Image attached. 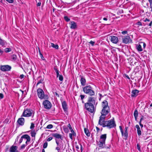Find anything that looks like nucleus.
I'll return each mask as SVG.
<instances>
[{
    "label": "nucleus",
    "instance_id": "nucleus-1",
    "mask_svg": "<svg viewBox=\"0 0 152 152\" xmlns=\"http://www.w3.org/2000/svg\"><path fill=\"white\" fill-rule=\"evenodd\" d=\"M96 97L92 96L89 97L87 102L85 104L86 109L89 112L93 113H94L96 111V107L94 105H96L97 103L96 104L95 101Z\"/></svg>",
    "mask_w": 152,
    "mask_h": 152
},
{
    "label": "nucleus",
    "instance_id": "nucleus-2",
    "mask_svg": "<svg viewBox=\"0 0 152 152\" xmlns=\"http://www.w3.org/2000/svg\"><path fill=\"white\" fill-rule=\"evenodd\" d=\"M105 119L99 120V124L102 126L103 127H107L108 128L110 129L116 126V125L114 119H111L108 121H105Z\"/></svg>",
    "mask_w": 152,
    "mask_h": 152
},
{
    "label": "nucleus",
    "instance_id": "nucleus-3",
    "mask_svg": "<svg viewBox=\"0 0 152 152\" xmlns=\"http://www.w3.org/2000/svg\"><path fill=\"white\" fill-rule=\"evenodd\" d=\"M84 92L90 96L94 95L95 92L93 90V88L90 85H86L83 88Z\"/></svg>",
    "mask_w": 152,
    "mask_h": 152
},
{
    "label": "nucleus",
    "instance_id": "nucleus-4",
    "mask_svg": "<svg viewBox=\"0 0 152 152\" xmlns=\"http://www.w3.org/2000/svg\"><path fill=\"white\" fill-rule=\"evenodd\" d=\"M107 138V134H102L100 137L99 141L97 143V145L100 148H103L105 145V140Z\"/></svg>",
    "mask_w": 152,
    "mask_h": 152
},
{
    "label": "nucleus",
    "instance_id": "nucleus-5",
    "mask_svg": "<svg viewBox=\"0 0 152 152\" xmlns=\"http://www.w3.org/2000/svg\"><path fill=\"white\" fill-rule=\"evenodd\" d=\"M110 112V107L103 108L101 112V115L99 117V120H100L102 119H105V116L108 114Z\"/></svg>",
    "mask_w": 152,
    "mask_h": 152
},
{
    "label": "nucleus",
    "instance_id": "nucleus-6",
    "mask_svg": "<svg viewBox=\"0 0 152 152\" xmlns=\"http://www.w3.org/2000/svg\"><path fill=\"white\" fill-rule=\"evenodd\" d=\"M37 95L38 97L41 99H48L46 98V96L45 95L44 93L43 90L40 88H38L37 90Z\"/></svg>",
    "mask_w": 152,
    "mask_h": 152
},
{
    "label": "nucleus",
    "instance_id": "nucleus-7",
    "mask_svg": "<svg viewBox=\"0 0 152 152\" xmlns=\"http://www.w3.org/2000/svg\"><path fill=\"white\" fill-rule=\"evenodd\" d=\"M33 110L30 109H27L24 110L21 117H29L32 115Z\"/></svg>",
    "mask_w": 152,
    "mask_h": 152
},
{
    "label": "nucleus",
    "instance_id": "nucleus-8",
    "mask_svg": "<svg viewBox=\"0 0 152 152\" xmlns=\"http://www.w3.org/2000/svg\"><path fill=\"white\" fill-rule=\"evenodd\" d=\"M42 104L44 108L47 110L50 109L51 107L52 104L51 102L48 100H45L42 102Z\"/></svg>",
    "mask_w": 152,
    "mask_h": 152
},
{
    "label": "nucleus",
    "instance_id": "nucleus-9",
    "mask_svg": "<svg viewBox=\"0 0 152 152\" xmlns=\"http://www.w3.org/2000/svg\"><path fill=\"white\" fill-rule=\"evenodd\" d=\"M119 128L121 133L122 135L123 136H124L125 138L126 139L128 137V133L127 132V129L128 127H126L125 129V132L124 133L123 130L122 129V127L121 126H119Z\"/></svg>",
    "mask_w": 152,
    "mask_h": 152
},
{
    "label": "nucleus",
    "instance_id": "nucleus-10",
    "mask_svg": "<svg viewBox=\"0 0 152 152\" xmlns=\"http://www.w3.org/2000/svg\"><path fill=\"white\" fill-rule=\"evenodd\" d=\"M122 42L125 44H127L132 42V40L129 36H126L122 38Z\"/></svg>",
    "mask_w": 152,
    "mask_h": 152
},
{
    "label": "nucleus",
    "instance_id": "nucleus-11",
    "mask_svg": "<svg viewBox=\"0 0 152 152\" xmlns=\"http://www.w3.org/2000/svg\"><path fill=\"white\" fill-rule=\"evenodd\" d=\"M11 69V67L8 65H2L0 67V69L3 72L10 71Z\"/></svg>",
    "mask_w": 152,
    "mask_h": 152
},
{
    "label": "nucleus",
    "instance_id": "nucleus-12",
    "mask_svg": "<svg viewBox=\"0 0 152 152\" xmlns=\"http://www.w3.org/2000/svg\"><path fill=\"white\" fill-rule=\"evenodd\" d=\"M62 107L65 113L67 114L68 113L67 105L66 102L64 101L62 102Z\"/></svg>",
    "mask_w": 152,
    "mask_h": 152
},
{
    "label": "nucleus",
    "instance_id": "nucleus-13",
    "mask_svg": "<svg viewBox=\"0 0 152 152\" xmlns=\"http://www.w3.org/2000/svg\"><path fill=\"white\" fill-rule=\"evenodd\" d=\"M110 39L111 42L115 44H116L118 41V37L114 36H111L110 37Z\"/></svg>",
    "mask_w": 152,
    "mask_h": 152
},
{
    "label": "nucleus",
    "instance_id": "nucleus-14",
    "mask_svg": "<svg viewBox=\"0 0 152 152\" xmlns=\"http://www.w3.org/2000/svg\"><path fill=\"white\" fill-rule=\"evenodd\" d=\"M52 136L55 138V139H61L62 140L63 139V137L62 135L59 134L58 133H52Z\"/></svg>",
    "mask_w": 152,
    "mask_h": 152
},
{
    "label": "nucleus",
    "instance_id": "nucleus-15",
    "mask_svg": "<svg viewBox=\"0 0 152 152\" xmlns=\"http://www.w3.org/2000/svg\"><path fill=\"white\" fill-rule=\"evenodd\" d=\"M25 122V120L24 118H18L17 122L19 125L23 126L24 125Z\"/></svg>",
    "mask_w": 152,
    "mask_h": 152
},
{
    "label": "nucleus",
    "instance_id": "nucleus-16",
    "mask_svg": "<svg viewBox=\"0 0 152 152\" xmlns=\"http://www.w3.org/2000/svg\"><path fill=\"white\" fill-rule=\"evenodd\" d=\"M139 92V91L137 89L133 90L132 91L131 96L132 97H136Z\"/></svg>",
    "mask_w": 152,
    "mask_h": 152
},
{
    "label": "nucleus",
    "instance_id": "nucleus-17",
    "mask_svg": "<svg viewBox=\"0 0 152 152\" xmlns=\"http://www.w3.org/2000/svg\"><path fill=\"white\" fill-rule=\"evenodd\" d=\"M18 147L16 146L12 145L10 149V152H18V151L17 150Z\"/></svg>",
    "mask_w": 152,
    "mask_h": 152
},
{
    "label": "nucleus",
    "instance_id": "nucleus-18",
    "mask_svg": "<svg viewBox=\"0 0 152 152\" xmlns=\"http://www.w3.org/2000/svg\"><path fill=\"white\" fill-rule=\"evenodd\" d=\"M70 28L72 29H75L77 28V24L74 21H71L70 22Z\"/></svg>",
    "mask_w": 152,
    "mask_h": 152
},
{
    "label": "nucleus",
    "instance_id": "nucleus-19",
    "mask_svg": "<svg viewBox=\"0 0 152 152\" xmlns=\"http://www.w3.org/2000/svg\"><path fill=\"white\" fill-rule=\"evenodd\" d=\"M102 107L103 108L109 107L108 106V102L106 100H104L103 102H102Z\"/></svg>",
    "mask_w": 152,
    "mask_h": 152
},
{
    "label": "nucleus",
    "instance_id": "nucleus-20",
    "mask_svg": "<svg viewBox=\"0 0 152 152\" xmlns=\"http://www.w3.org/2000/svg\"><path fill=\"white\" fill-rule=\"evenodd\" d=\"M22 138L26 139L27 140V141L30 142L31 139L30 136L27 134H25L22 136Z\"/></svg>",
    "mask_w": 152,
    "mask_h": 152
},
{
    "label": "nucleus",
    "instance_id": "nucleus-21",
    "mask_svg": "<svg viewBox=\"0 0 152 152\" xmlns=\"http://www.w3.org/2000/svg\"><path fill=\"white\" fill-rule=\"evenodd\" d=\"M80 82L81 85L83 86L85 85L86 84V80L84 77H81Z\"/></svg>",
    "mask_w": 152,
    "mask_h": 152
},
{
    "label": "nucleus",
    "instance_id": "nucleus-22",
    "mask_svg": "<svg viewBox=\"0 0 152 152\" xmlns=\"http://www.w3.org/2000/svg\"><path fill=\"white\" fill-rule=\"evenodd\" d=\"M141 46V45L140 44L136 45V49L138 51L141 52L143 50V49L142 48Z\"/></svg>",
    "mask_w": 152,
    "mask_h": 152
},
{
    "label": "nucleus",
    "instance_id": "nucleus-23",
    "mask_svg": "<svg viewBox=\"0 0 152 152\" xmlns=\"http://www.w3.org/2000/svg\"><path fill=\"white\" fill-rule=\"evenodd\" d=\"M134 115L135 118V121H137V118L138 115V113L137 110L135 109L134 113Z\"/></svg>",
    "mask_w": 152,
    "mask_h": 152
},
{
    "label": "nucleus",
    "instance_id": "nucleus-24",
    "mask_svg": "<svg viewBox=\"0 0 152 152\" xmlns=\"http://www.w3.org/2000/svg\"><path fill=\"white\" fill-rule=\"evenodd\" d=\"M6 42L0 38V45L2 46H4L6 44Z\"/></svg>",
    "mask_w": 152,
    "mask_h": 152
},
{
    "label": "nucleus",
    "instance_id": "nucleus-25",
    "mask_svg": "<svg viewBox=\"0 0 152 152\" xmlns=\"http://www.w3.org/2000/svg\"><path fill=\"white\" fill-rule=\"evenodd\" d=\"M84 132L86 135L88 137H89L90 136V133L88 129L85 128Z\"/></svg>",
    "mask_w": 152,
    "mask_h": 152
},
{
    "label": "nucleus",
    "instance_id": "nucleus-26",
    "mask_svg": "<svg viewBox=\"0 0 152 152\" xmlns=\"http://www.w3.org/2000/svg\"><path fill=\"white\" fill-rule=\"evenodd\" d=\"M50 46L56 49H58V45H55L53 43H51Z\"/></svg>",
    "mask_w": 152,
    "mask_h": 152
},
{
    "label": "nucleus",
    "instance_id": "nucleus-27",
    "mask_svg": "<svg viewBox=\"0 0 152 152\" xmlns=\"http://www.w3.org/2000/svg\"><path fill=\"white\" fill-rule=\"evenodd\" d=\"M63 145H62V146H57L56 148V149L57 150L58 152H60V149H63Z\"/></svg>",
    "mask_w": 152,
    "mask_h": 152
},
{
    "label": "nucleus",
    "instance_id": "nucleus-28",
    "mask_svg": "<svg viewBox=\"0 0 152 152\" xmlns=\"http://www.w3.org/2000/svg\"><path fill=\"white\" fill-rule=\"evenodd\" d=\"M12 50V49L10 48H6L4 49V51L6 53H8L10 52Z\"/></svg>",
    "mask_w": 152,
    "mask_h": 152
},
{
    "label": "nucleus",
    "instance_id": "nucleus-29",
    "mask_svg": "<svg viewBox=\"0 0 152 152\" xmlns=\"http://www.w3.org/2000/svg\"><path fill=\"white\" fill-rule=\"evenodd\" d=\"M11 57L13 60L15 61L16 60L17 57L16 55L13 54L11 56Z\"/></svg>",
    "mask_w": 152,
    "mask_h": 152
},
{
    "label": "nucleus",
    "instance_id": "nucleus-30",
    "mask_svg": "<svg viewBox=\"0 0 152 152\" xmlns=\"http://www.w3.org/2000/svg\"><path fill=\"white\" fill-rule=\"evenodd\" d=\"M31 135L32 137H35L36 133L34 130L32 131L31 132Z\"/></svg>",
    "mask_w": 152,
    "mask_h": 152
},
{
    "label": "nucleus",
    "instance_id": "nucleus-31",
    "mask_svg": "<svg viewBox=\"0 0 152 152\" xmlns=\"http://www.w3.org/2000/svg\"><path fill=\"white\" fill-rule=\"evenodd\" d=\"M137 133L138 135L139 136H140L141 134V131L140 130V129H137Z\"/></svg>",
    "mask_w": 152,
    "mask_h": 152
},
{
    "label": "nucleus",
    "instance_id": "nucleus-32",
    "mask_svg": "<svg viewBox=\"0 0 152 152\" xmlns=\"http://www.w3.org/2000/svg\"><path fill=\"white\" fill-rule=\"evenodd\" d=\"M55 140H56V142L57 145V146H62V145L61 144H60L59 142L58 141V140H57L56 139H55Z\"/></svg>",
    "mask_w": 152,
    "mask_h": 152
},
{
    "label": "nucleus",
    "instance_id": "nucleus-33",
    "mask_svg": "<svg viewBox=\"0 0 152 152\" xmlns=\"http://www.w3.org/2000/svg\"><path fill=\"white\" fill-rule=\"evenodd\" d=\"M64 18L66 22H68L70 21V19L67 16H65L64 17Z\"/></svg>",
    "mask_w": 152,
    "mask_h": 152
},
{
    "label": "nucleus",
    "instance_id": "nucleus-34",
    "mask_svg": "<svg viewBox=\"0 0 152 152\" xmlns=\"http://www.w3.org/2000/svg\"><path fill=\"white\" fill-rule=\"evenodd\" d=\"M53 127V126L52 125L50 124L48 125L47 127L46 128L48 129H52Z\"/></svg>",
    "mask_w": 152,
    "mask_h": 152
},
{
    "label": "nucleus",
    "instance_id": "nucleus-35",
    "mask_svg": "<svg viewBox=\"0 0 152 152\" xmlns=\"http://www.w3.org/2000/svg\"><path fill=\"white\" fill-rule=\"evenodd\" d=\"M140 43L141 45H143V48L144 49L145 48L146 46V44L144 42H141Z\"/></svg>",
    "mask_w": 152,
    "mask_h": 152
},
{
    "label": "nucleus",
    "instance_id": "nucleus-36",
    "mask_svg": "<svg viewBox=\"0 0 152 152\" xmlns=\"http://www.w3.org/2000/svg\"><path fill=\"white\" fill-rule=\"evenodd\" d=\"M61 2H62L63 3H66V4H69L71 3V2H68L66 0H61Z\"/></svg>",
    "mask_w": 152,
    "mask_h": 152
},
{
    "label": "nucleus",
    "instance_id": "nucleus-37",
    "mask_svg": "<svg viewBox=\"0 0 152 152\" xmlns=\"http://www.w3.org/2000/svg\"><path fill=\"white\" fill-rule=\"evenodd\" d=\"M58 79L59 80L62 81L63 80V77L62 75H60L58 77Z\"/></svg>",
    "mask_w": 152,
    "mask_h": 152
},
{
    "label": "nucleus",
    "instance_id": "nucleus-38",
    "mask_svg": "<svg viewBox=\"0 0 152 152\" xmlns=\"http://www.w3.org/2000/svg\"><path fill=\"white\" fill-rule=\"evenodd\" d=\"M47 145H48V143L47 142H45L44 143V144H43V148H45L47 147Z\"/></svg>",
    "mask_w": 152,
    "mask_h": 152
},
{
    "label": "nucleus",
    "instance_id": "nucleus-39",
    "mask_svg": "<svg viewBox=\"0 0 152 152\" xmlns=\"http://www.w3.org/2000/svg\"><path fill=\"white\" fill-rule=\"evenodd\" d=\"M39 53L41 58L42 60H44V57L43 56L42 54V53H41V52H40V51L39 50Z\"/></svg>",
    "mask_w": 152,
    "mask_h": 152
},
{
    "label": "nucleus",
    "instance_id": "nucleus-40",
    "mask_svg": "<svg viewBox=\"0 0 152 152\" xmlns=\"http://www.w3.org/2000/svg\"><path fill=\"white\" fill-rule=\"evenodd\" d=\"M70 131H71V132L72 133V134H73V135L74 136H75L76 135V133L74 132V131H73V130L72 129L70 130Z\"/></svg>",
    "mask_w": 152,
    "mask_h": 152
},
{
    "label": "nucleus",
    "instance_id": "nucleus-41",
    "mask_svg": "<svg viewBox=\"0 0 152 152\" xmlns=\"http://www.w3.org/2000/svg\"><path fill=\"white\" fill-rule=\"evenodd\" d=\"M35 126H34V124L33 123H31V126H30V128L31 129H33V128H34V127Z\"/></svg>",
    "mask_w": 152,
    "mask_h": 152
},
{
    "label": "nucleus",
    "instance_id": "nucleus-42",
    "mask_svg": "<svg viewBox=\"0 0 152 152\" xmlns=\"http://www.w3.org/2000/svg\"><path fill=\"white\" fill-rule=\"evenodd\" d=\"M7 2L10 3H12L14 2V0H5Z\"/></svg>",
    "mask_w": 152,
    "mask_h": 152
},
{
    "label": "nucleus",
    "instance_id": "nucleus-43",
    "mask_svg": "<svg viewBox=\"0 0 152 152\" xmlns=\"http://www.w3.org/2000/svg\"><path fill=\"white\" fill-rule=\"evenodd\" d=\"M54 69L55 71L56 72V74L59 73V71L56 68V67H54Z\"/></svg>",
    "mask_w": 152,
    "mask_h": 152
},
{
    "label": "nucleus",
    "instance_id": "nucleus-44",
    "mask_svg": "<svg viewBox=\"0 0 152 152\" xmlns=\"http://www.w3.org/2000/svg\"><path fill=\"white\" fill-rule=\"evenodd\" d=\"M127 31H124L121 32V34L123 35L127 34Z\"/></svg>",
    "mask_w": 152,
    "mask_h": 152
},
{
    "label": "nucleus",
    "instance_id": "nucleus-45",
    "mask_svg": "<svg viewBox=\"0 0 152 152\" xmlns=\"http://www.w3.org/2000/svg\"><path fill=\"white\" fill-rule=\"evenodd\" d=\"M68 127L69 128V129L70 130H71L72 129V126H71V125H70V124H69L68 125Z\"/></svg>",
    "mask_w": 152,
    "mask_h": 152
},
{
    "label": "nucleus",
    "instance_id": "nucleus-46",
    "mask_svg": "<svg viewBox=\"0 0 152 152\" xmlns=\"http://www.w3.org/2000/svg\"><path fill=\"white\" fill-rule=\"evenodd\" d=\"M144 116L143 115H142L139 122H141L144 119Z\"/></svg>",
    "mask_w": 152,
    "mask_h": 152
},
{
    "label": "nucleus",
    "instance_id": "nucleus-47",
    "mask_svg": "<svg viewBox=\"0 0 152 152\" xmlns=\"http://www.w3.org/2000/svg\"><path fill=\"white\" fill-rule=\"evenodd\" d=\"M137 148L139 151H140V147L138 144H137Z\"/></svg>",
    "mask_w": 152,
    "mask_h": 152
},
{
    "label": "nucleus",
    "instance_id": "nucleus-48",
    "mask_svg": "<svg viewBox=\"0 0 152 152\" xmlns=\"http://www.w3.org/2000/svg\"><path fill=\"white\" fill-rule=\"evenodd\" d=\"M42 81H43V80L42 79L40 80L37 83V86L39 84L41 83L42 82Z\"/></svg>",
    "mask_w": 152,
    "mask_h": 152
},
{
    "label": "nucleus",
    "instance_id": "nucleus-49",
    "mask_svg": "<svg viewBox=\"0 0 152 152\" xmlns=\"http://www.w3.org/2000/svg\"><path fill=\"white\" fill-rule=\"evenodd\" d=\"M89 43L91 44L92 45V46H93L95 43V42L92 41H91L89 42Z\"/></svg>",
    "mask_w": 152,
    "mask_h": 152
},
{
    "label": "nucleus",
    "instance_id": "nucleus-50",
    "mask_svg": "<svg viewBox=\"0 0 152 152\" xmlns=\"http://www.w3.org/2000/svg\"><path fill=\"white\" fill-rule=\"evenodd\" d=\"M41 2L40 1H39L37 3V7H39L41 6Z\"/></svg>",
    "mask_w": 152,
    "mask_h": 152
},
{
    "label": "nucleus",
    "instance_id": "nucleus-51",
    "mask_svg": "<svg viewBox=\"0 0 152 152\" xmlns=\"http://www.w3.org/2000/svg\"><path fill=\"white\" fill-rule=\"evenodd\" d=\"M4 97V95L2 93H0V98L2 99Z\"/></svg>",
    "mask_w": 152,
    "mask_h": 152
},
{
    "label": "nucleus",
    "instance_id": "nucleus-52",
    "mask_svg": "<svg viewBox=\"0 0 152 152\" xmlns=\"http://www.w3.org/2000/svg\"><path fill=\"white\" fill-rule=\"evenodd\" d=\"M73 135V134L72 133H69V137L71 139H72V136Z\"/></svg>",
    "mask_w": 152,
    "mask_h": 152
},
{
    "label": "nucleus",
    "instance_id": "nucleus-53",
    "mask_svg": "<svg viewBox=\"0 0 152 152\" xmlns=\"http://www.w3.org/2000/svg\"><path fill=\"white\" fill-rule=\"evenodd\" d=\"M80 97H81V99L82 100H83V99L85 97V96L84 95H80Z\"/></svg>",
    "mask_w": 152,
    "mask_h": 152
},
{
    "label": "nucleus",
    "instance_id": "nucleus-54",
    "mask_svg": "<svg viewBox=\"0 0 152 152\" xmlns=\"http://www.w3.org/2000/svg\"><path fill=\"white\" fill-rule=\"evenodd\" d=\"M52 139L53 138L52 137H50L47 139V141H51Z\"/></svg>",
    "mask_w": 152,
    "mask_h": 152
},
{
    "label": "nucleus",
    "instance_id": "nucleus-55",
    "mask_svg": "<svg viewBox=\"0 0 152 152\" xmlns=\"http://www.w3.org/2000/svg\"><path fill=\"white\" fill-rule=\"evenodd\" d=\"M137 24L139 26H142V23L141 22H139V21L137 23Z\"/></svg>",
    "mask_w": 152,
    "mask_h": 152
},
{
    "label": "nucleus",
    "instance_id": "nucleus-56",
    "mask_svg": "<svg viewBox=\"0 0 152 152\" xmlns=\"http://www.w3.org/2000/svg\"><path fill=\"white\" fill-rule=\"evenodd\" d=\"M25 145H24V144H23V145H22L21 146V149H23L25 147Z\"/></svg>",
    "mask_w": 152,
    "mask_h": 152
},
{
    "label": "nucleus",
    "instance_id": "nucleus-57",
    "mask_svg": "<svg viewBox=\"0 0 152 152\" xmlns=\"http://www.w3.org/2000/svg\"><path fill=\"white\" fill-rule=\"evenodd\" d=\"M24 75L23 74L20 75V77L21 79H22L24 78Z\"/></svg>",
    "mask_w": 152,
    "mask_h": 152
},
{
    "label": "nucleus",
    "instance_id": "nucleus-58",
    "mask_svg": "<svg viewBox=\"0 0 152 152\" xmlns=\"http://www.w3.org/2000/svg\"><path fill=\"white\" fill-rule=\"evenodd\" d=\"M139 124L141 127V129L143 127V125L141 124V122H139Z\"/></svg>",
    "mask_w": 152,
    "mask_h": 152
},
{
    "label": "nucleus",
    "instance_id": "nucleus-59",
    "mask_svg": "<svg viewBox=\"0 0 152 152\" xmlns=\"http://www.w3.org/2000/svg\"><path fill=\"white\" fill-rule=\"evenodd\" d=\"M23 138H22V137H21L20 140V141H19V143L20 144V143H21L23 141Z\"/></svg>",
    "mask_w": 152,
    "mask_h": 152
},
{
    "label": "nucleus",
    "instance_id": "nucleus-60",
    "mask_svg": "<svg viewBox=\"0 0 152 152\" xmlns=\"http://www.w3.org/2000/svg\"><path fill=\"white\" fill-rule=\"evenodd\" d=\"M150 8L151 9V11L152 12V3H150Z\"/></svg>",
    "mask_w": 152,
    "mask_h": 152
},
{
    "label": "nucleus",
    "instance_id": "nucleus-61",
    "mask_svg": "<svg viewBox=\"0 0 152 152\" xmlns=\"http://www.w3.org/2000/svg\"><path fill=\"white\" fill-rule=\"evenodd\" d=\"M150 21V20L149 19H148V18H146L145 19V20H144V21L145 22H146V21Z\"/></svg>",
    "mask_w": 152,
    "mask_h": 152
},
{
    "label": "nucleus",
    "instance_id": "nucleus-62",
    "mask_svg": "<svg viewBox=\"0 0 152 152\" xmlns=\"http://www.w3.org/2000/svg\"><path fill=\"white\" fill-rule=\"evenodd\" d=\"M135 127L137 129L140 128V126H139L138 125H136L135 126Z\"/></svg>",
    "mask_w": 152,
    "mask_h": 152
},
{
    "label": "nucleus",
    "instance_id": "nucleus-63",
    "mask_svg": "<svg viewBox=\"0 0 152 152\" xmlns=\"http://www.w3.org/2000/svg\"><path fill=\"white\" fill-rule=\"evenodd\" d=\"M80 150H81V152H82V151H83V146L81 144H80Z\"/></svg>",
    "mask_w": 152,
    "mask_h": 152
},
{
    "label": "nucleus",
    "instance_id": "nucleus-64",
    "mask_svg": "<svg viewBox=\"0 0 152 152\" xmlns=\"http://www.w3.org/2000/svg\"><path fill=\"white\" fill-rule=\"evenodd\" d=\"M152 21H151L150 22V23L148 24V26L151 27L152 26Z\"/></svg>",
    "mask_w": 152,
    "mask_h": 152
}]
</instances>
